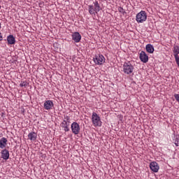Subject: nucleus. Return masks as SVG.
I'll list each match as a JSON object with an SVG mask.
<instances>
[{
	"instance_id": "obj_1",
	"label": "nucleus",
	"mask_w": 179,
	"mask_h": 179,
	"mask_svg": "<svg viewBox=\"0 0 179 179\" xmlns=\"http://www.w3.org/2000/svg\"><path fill=\"white\" fill-rule=\"evenodd\" d=\"M88 8L90 15H96V13L100 12V10H101V8H100V4H99V1H95L94 3V6H88Z\"/></svg>"
},
{
	"instance_id": "obj_2",
	"label": "nucleus",
	"mask_w": 179,
	"mask_h": 179,
	"mask_svg": "<svg viewBox=\"0 0 179 179\" xmlns=\"http://www.w3.org/2000/svg\"><path fill=\"white\" fill-rule=\"evenodd\" d=\"M147 19H148V15H146V12L143 10H141L136 16V20L137 23H143V22H146Z\"/></svg>"
},
{
	"instance_id": "obj_3",
	"label": "nucleus",
	"mask_w": 179,
	"mask_h": 179,
	"mask_svg": "<svg viewBox=\"0 0 179 179\" xmlns=\"http://www.w3.org/2000/svg\"><path fill=\"white\" fill-rule=\"evenodd\" d=\"M92 122L94 127H101V120L97 113H93L92 115Z\"/></svg>"
},
{
	"instance_id": "obj_4",
	"label": "nucleus",
	"mask_w": 179,
	"mask_h": 179,
	"mask_svg": "<svg viewBox=\"0 0 179 179\" xmlns=\"http://www.w3.org/2000/svg\"><path fill=\"white\" fill-rule=\"evenodd\" d=\"M123 71L127 74L129 75L134 72V66L131 64V62H124L123 65Z\"/></svg>"
},
{
	"instance_id": "obj_5",
	"label": "nucleus",
	"mask_w": 179,
	"mask_h": 179,
	"mask_svg": "<svg viewBox=\"0 0 179 179\" xmlns=\"http://www.w3.org/2000/svg\"><path fill=\"white\" fill-rule=\"evenodd\" d=\"M94 62L96 65H103L104 62H106V59L104 58V56L102 55H96L95 57H94Z\"/></svg>"
},
{
	"instance_id": "obj_6",
	"label": "nucleus",
	"mask_w": 179,
	"mask_h": 179,
	"mask_svg": "<svg viewBox=\"0 0 179 179\" xmlns=\"http://www.w3.org/2000/svg\"><path fill=\"white\" fill-rule=\"evenodd\" d=\"M69 120H71L69 116H64V120L62 122V127L64 128L65 132L69 131Z\"/></svg>"
},
{
	"instance_id": "obj_7",
	"label": "nucleus",
	"mask_w": 179,
	"mask_h": 179,
	"mask_svg": "<svg viewBox=\"0 0 179 179\" xmlns=\"http://www.w3.org/2000/svg\"><path fill=\"white\" fill-rule=\"evenodd\" d=\"M71 131L74 135H78L80 132V126L78 122H73L71 124Z\"/></svg>"
},
{
	"instance_id": "obj_8",
	"label": "nucleus",
	"mask_w": 179,
	"mask_h": 179,
	"mask_svg": "<svg viewBox=\"0 0 179 179\" xmlns=\"http://www.w3.org/2000/svg\"><path fill=\"white\" fill-rule=\"evenodd\" d=\"M150 169L154 173H157V171H159V169H160V166H159V164H157V162H152L150 164Z\"/></svg>"
},
{
	"instance_id": "obj_9",
	"label": "nucleus",
	"mask_w": 179,
	"mask_h": 179,
	"mask_svg": "<svg viewBox=\"0 0 179 179\" xmlns=\"http://www.w3.org/2000/svg\"><path fill=\"white\" fill-rule=\"evenodd\" d=\"M140 59L141 62L146 64V62L149 61V57L148 56V55H146V52L141 51V52L140 53Z\"/></svg>"
},
{
	"instance_id": "obj_10",
	"label": "nucleus",
	"mask_w": 179,
	"mask_h": 179,
	"mask_svg": "<svg viewBox=\"0 0 179 179\" xmlns=\"http://www.w3.org/2000/svg\"><path fill=\"white\" fill-rule=\"evenodd\" d=\"M52 107H54V103L51 100L45 101L44 103V108L45 110H52Z\"/></svg>"
},
{
	"instance_id": "obj_11",
	"label": "nucleus",
	"mask_w": 179,
	"mask_h": 179,
	"mask_svg": "<svg viewBox=\"0 0 179 179\" xmlns=\"http://www.w3.org/2000/svg\"><path fill=\"white\" fill-rule=\"evenodd\" d=\"M72 40H73L75 43H79V41L82 40V36H80L79 32H75L72 34Z\"/></svg>"
},
{
	"instance_id": "obj_12",
	"label": "nucleus",
	"mask_w": 179,
	"mask_h": 179,
	"mask_svg": "<svg viewBox=\"0 0 179 179\" xmlns=\"http://www.w3.org/2000/svg\"><path fill=\"white\" fill-rule=\"evenodd\" d=\"M1 157L3 160H8L9 159V151L6 149H4L1 151Z\"/></svg>"
},
{
	"instance_id": "obj_13",
	"label": "nucleus",
	"mask_w": 179,
	"mask_h": 179,
	"mask_svg": "<svg viewBox=\"0 0 179 179\" xmlns=\"http://www.w3.org/2000/svg\"><path fill=\"white\" fill-rule=\"evenodd\" d=\"M7 41H8V44H10V45L15 44V43H16V39L15 38V36H13V35H9L7 37Z\"/></svg>"
},
{
	"instance_id": "obj_14",
	"label": "nucleus",
	"mask_w": 179,
	"mask_h": 179,
	"mask_svg": "<svg viewBox=\"0 0 179 179\" xmlns=\"http://www.w3.org/2000/svg\"><path fill=\"white\" fill-rule=\"evenodd\" d=\"M8 140L5 138L3 137L2 138L0 139V148L3 149V148H6Z\"/></svg>"
},
{
	"instance_id": "obj_15",
	"label": "nucleus",
	"mask_w": 179,
	"mask_h": 179,
	"mask_svg": "<svg viewBox=\"0 0 179 179\" xmlns=\"http://www.w3.org/2000/svg\"><path fill=\"white\" fill-rule=\"evenodd\" d=\"M145 50L147 52H149L150 54H153V52H155V48L152 46V44L146 45Z\"/></svg>"
},
{
	"instance_id": "obj_16",
	"label": "nucleus",
	"mask_w": 179,
	"mask_h": 179,
	"mask_svg": "<svg viewBox=\"0 0 179 179\" xmlns=\"http://www.w3.org/2000/svg\"><path fill=\"white\" fill-rule=\"evenodd\" d=\"M28 138L30 141H36L37 139V134L35 132H31L28 134Z\"/></svg>"
},
{
	"instance_id": "obj_17",
	"label": "nucleus",
	"mask_w": 179,
	"mask_h": 179,
	"mask_svg": "<svg viewBox=\"0 0 179 179\" xmlns=\"http://www.w3.org/2000/svg\"><path fill=\"white\" fill-rule=\"evenodd\" d=\"M173 54H174L173 55H178V54H179V47H178V45H175L173 47Z\"/></svg>"
},
{
	"instance_id": "obj_18",
	"label": "nucleus",
	"mask_w": 179,
	"mask_h": 179,
	"mask_svg": "<svg viewBox=\"0 0 179 179\" xmlns=\"http://www.w3.org/2000/svg\"><path fill=\"white\" fill-rule=\"evenodd\" d=\"M174 57H175L176 62L178 66L179 67V56H178V55H175Z\"/></svg>"
},
{
	"instance_id": "obj_19",
	"label": "nucleus",
	"mask_w": 179,
	"mask_h": 179,
	"mask_svg": "<svg viewBox=\"0 0 179 179\" xmlns=\"http://www.w3.org/2000/svg\"><path fill=\"white\" fill-rule=\"evenodd\" d=\"M118 10L120 13H122L123 15H125V13H127L125 10H124V8H122V7H119Z\"/></svg>"
},
{
	"instance_id": "obj_20",
	"label": "nucleus",
	"mask_w": 179,
	"mask_h": 179,
	"mask_svg": "<svg viewBox=\"0 0 179 179\" xmlns=\"http://www.w3.org/2000/svg\"><path fill=\"white\" fill-rule=\"evenodd\" d=\"M20 86H21V87H23L26 86V83H22L20 84Z\"/></svg>"
},
{
	"instance_id": "obj_21",
	"label": "nucleus",
	"mask_w": 179,
	"mask_h": 179,
	"mask_svg": "<svg viewBox=\"0 0 179 179\" xmlns=\"http://www.w3.org/2000/svg\"><path fill=\"white\" fill-rule=\"evenodd\" d=\"M175 145H176V146H178V140H176L175 141Z\"/></svg>"
},
{
	"instance_id": "obj_22",
	"label": "nucleus",
	"mask_w": 179,
	"mask_h": 179,
	"mask_svg": "<svg viewBox=\"0 0 179 179\" xmlns=\"http://www.w3.org/2000/svg\"><path fill=\"white\" fill-rule=\"evenodd\" d=\"M2 40H3V38H2V34H1V33H0V41H2Z\"/></svg>"
},
{
	"instance_id": "obj_23",
	"label": "nucleus",
	"mask_w": 179,
	"mask_h": 179,
	"mask_svg": "<svg viewBox=\"0 0 179 179\" xmlns=\"http://www.w3.org/2000/svg\"><path fill=\"white\" fill-rule=\"evenodd\" d=\"M0 29H1V23H0Z\"/></svg>"
}]
</instances>
